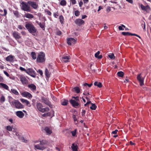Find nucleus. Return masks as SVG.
Wrapping results in <instances>:
<instances>
[{"label":"nucleus","mask_w":151,"mask_h":151,"mask_svg":"<svg viewBox=\"0 0 151 151\" xmlns=\"http://www.w3.org/2000/svg\"><path fill=\"white\" fill-rule=\"evenodd\" d=\"M25 27L30 33L34 36L35 35L37 29L32 24L28 23L25 24Z\"/></svg>","instance_id":"nucleus-1"},{"label":"nucleus","mask_w":151,"mask_h":151,"mask_svg":"<svg viewBox=\"0 0 151 151\" xmlns=\"http://www.w3.org/2000/svg\"><path fill=\"white\" fill-rule=\"evenodd\" d=\"M47 142L45 140H42L40 142V144L38 145H35V149L39 150H43L45 148L44 145L47 144Z\"/></svg>","instance_id":"nucleus-2"},{"label":"nucleus","mask_w":151,"mask_h":151,"mask_svg":"<svg viewBox=\"0 0 151 151\" xmlns=\"http://www.w3.org/2000/svg\"><path fill=\"white\" fill-rule=\"evenodd\" d=\"M36 106L37 110L43 113L45 112H48L49 111L48 108H43V106L40 103H37Z\"/></svg>","instance_id":"nucleus-3"},{"label":"nucleus","mask_w":151,"mask_h":151,"mask_svg":"<svg viewBox=\"0 0 151 151\" xmlns=\"http://www.w3.org/2000/svg\"><path fill=\"white\" fill-rule=\"evenodd\" d=\"M12 105L14 106L15 107L18 109L24 108V106L19 101L14 100L11 102Z\"/></svg>","instance_id":"nucleus-4"},{"label":"nucleus","mask_w":151,"mask_h":151,"mask_svg":"<svg viewBox=\"0 0 151 151\" xmlns=\"http://www.w3.org/2000/svg\"><path fill=\"white\" fill-rule=\"evenodd\" d=\"M45 55L43 52H41L39 54L37 59V62L38 63H42L45 61Z\"/></svg>","instance_id":"nucleus-5"},{"label":"nucleus","mask_w":151,"mask_h":151,"mask_svg":"<svg viewBox=\"0 0 151 151\" xmlns=\"http://www.w3.org/2000/svg\"><path fill=\"white\" fill-rule=\"evenodd\" d=\"M21 4L22 5L21 9L23 10L29 12L31 11L30 7L25 2L22 1L21 3Z\"/></svg>","instance_id":"nucleus-6"},{"label":"nucleus","mask_w":151,"mask_h":151,"mask_svg":"<svg viewBox=\"0 0 151 151\" xmlns=\"http://www.w3.org/2000/svg\"><path fill=\"white\" fill-rule=\"evenodd\" d=\"M27 3L34 9H37L38 6V4L35 2L32 1H29Z\"/></svg>","instance_id":"nucleus-7"},{"label":"nucleus","mask_w":151,"mask_h":151,"mask_svg":"<svg viewBox=\"0 0 151 151\" xmlns=\"http://www.w3.org/2000/svg\"><path fill=\"white\" fill-rule=\"evenodd\" d=\"M41 101L42 102L45 104H46L48 105L51 108L52 107V105L51 104V103L47 98L44 97H42Z\"/></svg>","instance_id":"nucleus-8"},{"label":"nucleus","mask_w":151,"mask_h":151,"mask_svg":"<svg viewBox=\"0 0 151 151\" xmlns=\"http://www.w3.org/2000/svg\"><path fill=\"white\" fill-rule=\"evenodd\" d=\"M27 73L30 75L32 77L35 78L36 77V73L35 71L32 69L28 68L27 69Z\"/></svg>","instance_id":"nucleus-9"},{"label":"nucleus","mask_w":151,"mask_h":151,"mask_svg":"<svg viewBox=\"0 0 151 151\" xmlns=\"http://www.w3.org/2000/svg\"><path fill=\"white\" fill-rule=\"evenodd\" d=\"M137 79L139 82L140 85L141 86H142L144 84V78L142 77L141 73H139L137 77Z\"/></svg>","instance_id":"nucleus-10"},{"label":"nucleus","mask_w":151,"mask_h":151,"mask_svg":"<svg viewBox=\"0 0 151 151\" xmlns=\"http://www.w3.org/2000/svg\"><path fill=\"white\" fill-rule=\"evenodd\" d=\"M140 7L142 10L145 11L147 13H149L151 11V8L148 5L145 6L143 4H141Z\"/></svg>","instance_id":"nucleus-11"},{"label":"nucleus","mask_w":151,"mask_h":151,"mask_svg":"<svg viewBox=\"0 0 151 151\" xmlns=\"http://www.w3.org/2000/svg\"><path fill=\"white\" fill-rule=\"evenodd\" d=\"M70 102L72 106L75 108H78L79 104L78 102L76 101L75 100L71 99L70 100Z\"/></svg>","instance_id":"nucleus-12"},{"label":"nucleus","mask_w":151,"mask_h":151,"mask_svg":"<svg viewBox=\"0 0 151 151\" xmlns=\"http://www.w3.org/2000/svg\"><path fill=\"white\" fill-rule=\"evenodd\" d=\"M91 104V106L90 107V109L92 110H95L96 108V106L94 104L91 103V102L90 101H88L87 103L84 104L85 106H88V104Z\"/></svg>","instance_id":"nucleus-13"},{"label":"nucleus","mask_w":151,"mask_h":151,"mask_svg":"<svg viewBox=\"0 0 151 151\" xmlns=\"http://www.w3.org/2000/svg\"><path fill=\"white\" fill-rule=\"evenodd\" d=\"M20 80L24 85L27 84L28 83V80L25 76L21 75L20 76Z\"/></svg>","instance_id":"nucleus-14"},{"label":"nucleus","mask_w":151,"mask_h":151,"mask_svg":"<svg viewBox=\"0 0 151 151\" xmlns=\"http://www.w3.org/2000/svg\"><path fill=\"white\" fill-rule=\"evenodd\" d=\"M75 24L78 26H81L84 24V21L81 19H76L75 21Z\"/></svg>","instance_id":"nucleus-15"},{"label":"nucleus","mask_w":151,"mask_h":151,"mask_svg":"<svg viewBox=\"0 0 151 151\" xmlns=\"http://www.w3.org/2000/svg\"><path fill=\"white\" fill-rule=\"evenodd\" d=\"M12 35L13 37L16 40H17V39H19L21 38V36L19 34V33L15 31H14L13 32Z\"/></svg>","instance_id":"nucleus-16"},{"label":"nucleus","mask_w":151,"mask_h":151,"mask_svg":"<svg viewBox=\"0 0 151 151\" xmlns=\"http://www.w3.org/2000/svg\"><path fill=\"white\" fill-rule=\"evenodd\" d=\"M67 43L69 45H71L72 44H74L76 42V41L75 39L73 38H68L67 39Z\"/></svg>","instance_id":"nucleus-17"},{"label":"nucleus","mask_w":151,"mask_h":151,"mask_svg":"<svg viewBox=\"0 0 151 151\" xmlns=\"http://www.w3.org/2000/svg\"><path fill=\"white\" fill-rule=\"evenodd\" d=\"M16 115L20 118H22L24 116V114L21 111H18L16 112Z\"/></svg>","instance_id":"nucleus-18"},{"label":"nucleus","mask_w":151,"mask_h":151,"mask_svg":"<svg viewBox=\"0 0 151 151\" xmlns=\"http://www.w3.org/2000/svg\"><path fill=\"white\" fill-rule=\"evenodd\" d=\"M70 59V56H65L62 58V60L65 63H67L69 61V60Z\"/></svg>","instance_id":"nucleus-19"},{"label":"nucleus","mask_w":151,"mask_h":151,"mask_svg":"<svg viewBox=\"0 0 151 151\" xmlns=\"http://www.w3.org/2000/svg\"><path fill=\"white\" fill-rule=\"evenodd\" d=\"M14 56L10 55L6 58V60L7 61L13 62L14 61Z\"/></svg>","instance_id":"nucleus-20"},{"label":"nucleus","mask_w":151,"mask_h":151,"mask_svg":"<svg viewBox=\"0 0 151 151\" xmlns=\"http://www.w3.org/2000/svg\"><path fill=\"white\" fill-rule=\"evenodd\" d=\"M72 91L77 93H79L80 92V89L79 87L76 86L72 89Z\"/></svg>","instance_id":"nucleus-21"},{"label":"nucleus","mask_w":151,"mask_h":151,"mask_svg":"<svg viewBox=\"0 0 151 151\" xmlns=\"http://www.w3.org/2000/svg\"><path fill=\"white\" fill-rule=\"evenodd\" d=\"M15 134L16 136H18V138L19 139L22 140L23 142H27V140H25L24 139V138L23 137H22V136H20L19 135V134L18 132H16Z\"/></svg>","instance_id":"nucleus-22"},{"label":"nucleus","mask_w":151,"mask_h":151,"mask_svg":"<svg viewBox=\"0 0 151 151\" xmlns=\"http://www.w3.org/2000/svg\"><path fill=\"white\" fill-rule=\"evenodd\" d=\"M44 130L47 135L50 134L52 132L51 130L47 127H45Z\"/></svg>","instance_id":"nucleus-23"},{"label":"nucleus","mask_w":151,"mask_h":151,"mask_svg":"<svg viewBox=\"0 0 151 151\" xmlns=\"http://www.w3.org/2000/svg\"><path fill=\"white\" fill-rule=\"evenodd\" d=\"M24 16L25 17L30 19L34 18V16L32 14L28 13L25 14Z\"/></svg>","instance_id":"nucleus-24"},{"label":"nucleus","mask_w":151,"mask_h":151,"mask_svg":"<svg viewBox=\"0 0 151 151\" xmlns=\"http://www.w3.org/2000/svg\"><path fill=\"white\" fill-rule=\"evenodd\" d=\"M28 87L30 88L31 90L34 91L36 89V86L33 84L29 85H28Z\"/></svg>","instance_id":"nucleus-25"},{"label":"nucleus","mask_w":151,"mask_h":151,"mask_svg":"<svg viewBox=\"0 0 151 151\" xmlns=\"http://www.w3.org/2000/svg\"><path fill=\"white\" fill-rule=\"evenodd\" d=\"M4 13H3V11L2 9H0V12L1 13L0 14V15L2 16H5L7 14V11L6 9H4Z\"/></svg>","instance_id":"nucleus-26"},{"label":"nucleus","mask_w":151,"mask_h":151,"mask_svg":"<svg viewBox=\"0 0 151 151\" xmlns=\"http://www.w3.org/2000/svg\"><path fill=\"white\" fill-rule=\"evenodd\" d=\"M72 149L73 151H78V147L76 145L74 144H73L71 146Z\"/></svg>","instance_id":"nucleus-27"},{"label":"nucleus","mask_w":151,"mask_h":151,"mask_svg":"<svg viewBox=\"0 0 151 151\" xmlns=\"http://www.w3.org/2000/svg\"><path fill=\"white\" fill-rule=\"evenodd\" d=\"M94 84L95 86H96L99 88H101L102 86V84L101 82L96 81L94 83Z\"/></svg>","instance_id":"nucleus-28"},{"label":"nucleus","mask_w":151,"mask_h":151,"mask_svg":"<svg viewBox=\"0 0 151 151\" xmlns=\"http://www.w3.org/2000/svg\"><path fill=\"white\" fill-rule=\"evenodd\" d=\"M30 55L33 60H35L36 58V54L35 52H32L31 53Z\"/></svg>","instance_id":"nucleus-29"},{"label":"nucleus","mask_w":151,"mask_h":151,"mask_svg":"<svg viewBox=\"0 0 151 151\" xmlns=\"http://www.w3.org/2000/svg\"><path fill=\"white\" fill-rule=\"evenodd\" d=\"M45 75L47 78H49L50 77V73L49 72L47 68L45 69Z\"/></svg>","instance_id":"nucleus-30"},{"label":"nucleus","mask_w":151,"mask_h":151,"mask_svg":"<svg viewBox=\"0 0 151 151\" xmlns=\"http://www.w3.org/2000/svg\"><path fill=\"white\" fill-rule=\"evenodd\" d=\"M0 85L4 88L6 90H8L9 89V87L5 84L1 83H0Z\"/></svg>","instance_id":"nucleus-31"},{"label":"nucleus","mask_w":151,"mask_h":151,"mask_svg":"<svg viewBox=\"0 0 151 151\" xmlns=\"http://www.w3.org/2000/svg\"><path fill=\"white\" fill-rule=\"evenodd\" d=\"M92 85V83H91L90 84H88L87 83H85L83 84V86L84 87H86V88H88L90 87Z\"/></svg>","instance_id":"nucleus-32"},{"label":"nucleus","mask_w":151,"mask_h":151,"mask_svg":"<svg viewBox=\"0 0 151 151\" xmlns=\"http://www.w3.org/2000/svg\"><path fill=\"white\" fill-rule=\"evenodd\" d=\"M124 74V73L122 71L118 72L117 73L118 76L122 78L123 77Z\"/></svg>","instance_id":"nucleus-33"},{"label":"nucleus","mask_w":151,"mask_h":151,"mask_svg":"<svg viewBox=\"0 0 151 151\" xmlns=\"http://www.w3.org/2000/svg\"><path fill=\"white\" fill-rule=\"evenodd\" d=\"M20 101L22 102L26 103L27 105H28L29 104V101L26 100L21 99H20Z\"/></svg>","instance_id":"nucleus-34"},{"label":"nucleus","mask_w":151,"mask_h":151,"mask_svg":"<svg viewBox=\"0 0 151 151\" xmlns=\"http://www.w3.org/2000/svg\"><path fill=\"white\" fill-rule=\"evenodd\" d=\"M61 104L63 105H66L68 104V100H67L64 99L63 100H62Z\"/></svg>","instance_id":"nucleus-35"},{"label":"nucleus","mask_w":151,"mask_h":151,"mask_svg":"<svg viewBox=\"0 0 151 151\" xmlns=\"http://www.w3.org/2000/svg\"><path fill=\"white\" fill-rule=\"evenodd\" d=\"M59 19L60 23L62 24H64V18L62 15H60L59 17Z\"/></svg>","instance_id":"nucleus-36"},{"label":"nucleus","mask_w":151,"mask_h":151,"mask_svg":"<svg viewBox=\"0 0 151 151\" xmlns=\"http://www.w3.org/2000/svg\"><path fill=\"white\" fill-rule=\"evenodd\" d=\"M60 4L62 6H64L66 5V2L65 0H62L61 1Z\"/></svg>","instance_id":"nucleus-37"},{"label":"nucleus","mask_w":151,"mask_h":151,"mask_svg":"<svg viewBox=\"0 0 151 151\" xmlns=\"http://www.w3.org/2000/svg\"><path fill=\"white\" fill-rule=\"evenodd\" d=\"M77 129H76L73 131H72L71 132L72 133V135L73 137H75L76 135Z\"/></svg>","instance_id":"nucleus-38"},{"label":"nucleus","mask_w":151,"mask_h":151,"mask_svg":"<svg viewBox=\"0 0 151 151\" xmlns=\"http://www.w3.org/2000/svg\"><path fill=\"white\" fill-rule=\"evenodd\" d=\"M38 24H39L40 26V27L42 29L45 28V23H37Z\"/></svg>","instance_id":"nucleus-39"},{"label":"nucleus","mask_w":151,"mask_h":151,"mask_svg":"<svg viewBox=\"0 0 151 151\" xmlns=\"http://www.w3.org/2000/svg\"><path fill=\"white\" fill-rule=\"evenodd\" d=\"M6 129L9 131H12V130L13 127L10 126H8L6 127Z\"/></svg>","instance_id":"nucleus-40"},{"label":"nucleus","mask_w":151,"mask_h":151,"mask_svg":"<svg viewBox=\"0 0 151 151\" xmlns=\"http://www.w3.org/2000/svg\"><path fill=\"white\" fill-rule=\"evenodd\" d=\"M123 27L125 28V26L123 24H121V26H120L118 28L119 30H124V29L123 28Z\"/></svg>","instance_id":"nucleus-41"},{"label":"nucleus","mask_w":151,"mask_h":151,"mask_svg":"<svg viewBox=\"0 0 151 151\" xmlns=\"http://www.w3.org/2000/svg\"><path fill=\"white\" fill-rule=\"evenodd\" d=\"M142 27L143 28V29L144 31L145 32L146 31V28H145V23L144 21H143L142 22Z\"/></svg>","instance_id":"nucleus-42"},{"label":"nucleus","mask_w":151,"mask_h":151,"mask_svg":"<svg viewBox=\"0 0 151 151\" xmlns=\"http://www.w3.org/2000/svg\"><path fill=\"white\" fill-rule=\"evenodd\" d=\"M109 56L111 59H114L115 58V57L114 56V55L113 53L109 55Z\"/></svg>","instance_id":"nucleus-43"},{"label":"nucleus","mask_w":151,"mask_h":151,"mask_svg":"<svg viewBox=\"0 0 151 151\" xmlns=\"http://www.w3.org/2000/svg\"><path fill=\"white\" fill-rule=\"evenodd\" d=\"M75 15L76 16L78 17L79 16L80 14V12L78 10H76L75 11Z\"/></svg>","instance_id":"nucleus-44"},{"label":"nucleus","mask_w":151,"mask_h":151,"mask_svg":"<svg viewBox=\"0 0 151 151\" xmlns=\"http://www.w3.org/2000/svg\"><path fill=\"white\" fill-rule=\"evenodd\" d=\"M11 91L12 93H13L14 94H18V92L16 90L12 89Z\"/></svg>","instance_id":"nucleus-45"},{"label":"nucleus","mask_w":151,"mask_h":151,"mask_svg":"<svg viewBox=\"0 0 151 151\" xmlns=\"http://www.w3.org/2000/svg\"><path fill=\"white\" fill-rule=\"evenodd\" d=\"M72 117H73V119H74V122H77L76 123V124H77L78 123V121H77V119L76 118V116L75 115L73 114V115Z\"/></svg>","instance_id":"nucleus-46"},{"label":"nucleus","mask_w":151,"mask_h":151,"mask_svg":"<svg viewBox=\"0 0 151 151\" xmlns=\"http://www.w3.org/2000/svg\"><path fill=\"white\" fill-rule=\"evenodd\" d=\"M50 113L49 112H48L47 113L43 114L42 115V116H43L46 117V116H50Z\"/></svg>","instance_id":"nucleus-47"},{"label":"nucleus","mask_w":151,"mask_h":151,"mask_svg":"<svg viewBox=\"0 0 151 151\" xmlns=\"http://www.w3.org/2000/svg\"><path fill=\"white\" fill-rule=\"evenodd\" d=\"M129 32H122V34L124 36H128Z\"/></svg>","instance_id":"nucleus-48"},{"label":"nucleus","mask_w":151,"mask_h":151,"mask_svg":"<svg viewBox=\"0 0 151 151\" xmlns=\"http://www.w3.org/2000/svg\"><path fill=\"white\" fill-rule=\"evenodd\" d=\"M37 72L38 73H39L40 75L41 76H42V75H43V72L40 69V70H37Z\"/></svg>","instance_id":"nucleus-49"},{"label":"nucleus","mask_w":151,"mask_h":151,"mask_svg":"<svg viewBox=\"0 0 151 151\" xmlns=\"http://www.w3.org/2000/svg\"><path fill=\"white\" fill-rule=\"evenodd\" d=\"M5 101V99L3 96H2L0 99V101L1 102H4Z\"/></svg>","instance_id":"nucleus-50"},{"label":"nucleus","mask_w":151,"mask_h":151,"mask_svg":"<svg viewBox=\"0 0 151 151\" xmlns=\"http://www.w3.org/2000/svg\"><path fill=\"white\" fill-rule=\"evenodd\" d=\"M19 69H20V70H21L22 71H24L27 73V70L25 69L24 68L22 67H20L19 68Z\"/></svg>","instance_id":"nucleus-51"},{"label":"nucleus","mask_w":151,"mask_h":151,"mask_svg":"<svg viewBox=\"0 0 151 151\" xmlns=\"http://www.w3.org/2000/svg\"><path fill=\"white\" fill-rule=\"evenodd\" d=\"M23 96L30 99L32 98V95H23Z\"/></svg>","instance_id":"nucleus-52"},{"label":"nucleus","mask_w":151,"mask_h":151,"mask_svg":"<svg viewBox=\"0 0 151 151\" xmlns=\"http://www.w3.org/2000/svg\"><path fill=\"white\" fill-rule=\"evenodd\" d=\"M18 28L20 29H25V28L21 25H19L18 26Z\"/></svg>","instance_id":"nucleus-53"},{"label":"nucleus","mask_w":151,"mask_h":151,"mask_svg":"<svg viewBox=\"0 0 151 151\" xmlns=\"http://www.w3.org/2000/svg\"><path fill=\"white\" fill-rule=\"evenodd\" d=\"M111 10V7L109 6H108L107 7V8L106 9V11L107 13H108Z\"/></svg>","instance_id":"nucleus-54"},{"label":"nucleus","mask_w":151,"mask_h":151,"mask_svg":"<svg viewBox=\"0 0 151 151\" xmlns=\"http://www.w3.org/2000/svg\"><path fill=\"white\" fill-rule=\"evenodd\" d=\"M73 98H74L75 99V101H77V102H79V97L78 96H77L76 97H72Z\"/></svg>","instance_id":"nucleus-55"},{"label":"nucleus","mask_w":151,"mask_h":151,"mask_svg":"<svg viewBox=\"0 0 151 151\" xmlns=\"http://www.w3.org/2000/svg\"><path fill=\"white\" fill-rule=\"evenodd\" d=\"M100 53V52L99 51H98L95 54V57L97 58L98 56L99 55V54Z\"/></svg>","instance_id":"nucleus-56"},{"label":"nucleus","mask_w":151,"mask_h":151,"mask_svg":"<svg viewBox=\"0 0 151 151\" xmlns=\"http://www.w3.org/2000/svg\"><path fill=\"white\" fill-rule=\"evenodd\" d=\"M86 111L85 110L83 109L82 110V112L81 113V114L82 116H85V115L86 114Z\"/></svg>","instance_id":"nucleus-57"},{"label":"nucleus","mask_w":151,"mask_h":151,"mask_svg":"<svg viewBox=\"0 0 151 151\" xmlns=\"http://www.w3.org/2000/svg\"><path fill=\"white\" fill-rule=\"evenodd\" d=\"M14 14L17 17H18L19 15L18 12L16 11L14 12Z\"/></svg>","instance_id":"nucleus-58"},{"label":"nucleus","mask_w":151,"mask_h":151,"mask_svg":"<svg viewBox=\"0 0 151 151\" xmlns=\"http://www.w3.org/2000/svg\"><path fill=\"white\" fill-rule=\"evenodd\" d=\"M72 4H75L76 3V0H70Z\"/></svg>","instance_id":"nucleus-59"},{"label":"nucleus","mask_w":151,"mask_h":151,"mask_svg":"<svg viewBox=\"0 0 151 151\" xmlns=\"http://www.w3.org/2000/svg\"><path fill=\"white\" fill-rule=\"evenodd\" d=\"M79 6L80 7H81L83 5V2L81 0L79 3Z\"/></svg>","instance_id":"nucleus-60"},{"label":"nucleus","mask_w":151,"mask_h":151,"mask_svg":"<svg viewBox=\"0 0 151 151\" xmlns=\"http://www.w3.org/2000/svg\"><path fill=\"white\" fill-rule=\"evenodd\" d=\"M118 131V130L116 129L114 131H113L112 132V134H116L117 133Z\"/></svg>","instance_id":"nucleus-61"},{"label":"nucleus","mask_w":151,"mask_h":151,"mask_svg":"<svg viewBox=\"0 0 151 151\" xmlns=\"http://www.w3.org/2000/svg\"><path fill=\"white\" fill-rule=\"evenodd\" d=\"M4 74L6 76H7V77H9V74H8V73L6 71H4Z\"/></svg>","instance_id":"nucleus-62"},{"label":"nucleus","mask_w":151,"mask_h":151,"mask_svg":"<svg viewBox=\"0 0 151 151\" xmlns=\"http://www.w3.org/2000/svg\"><path fill=\"white\" fill-rule=\"evenodd\" d=\"M62 32L60 30L57 31V35H61Z\"/></svg>","instance_id":"nucleus-63"},{"label":"nucleus","mask_w":151,"mask_h":151,"mask_svg":"<svg viewBox=\"0 0 151 151\" xmlns=\"http://www.w3.org/2000/svg\"><path fill=\"white\" fill-rule=\"evenodd\" d=\"M127 1L129 2V3L132 4L133 3V0H126Z\"/></svg>","instance_id":"nucleus-64"}]
</instances>
